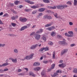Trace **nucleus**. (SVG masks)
<instances>
[{
  "label": "nucleus",
  "instance_id": "f8f14e48",
  "mask_svg": "<svg viewBox=\"0 0 77 77\" xmlns=\"http://www.w3.org/2000/svg\"><path fill=\"white\" fill-rule=\"evenodd\" d=\"M41 68L40 67H37L34 68V70L35 71H38L41 69Z\"/></svg>",
  "mask_w": 77,
  "mask_h": 77
},
{
  "label": "nucleus",
  "instance_id": "dca6fc26",
  "mask_svg": "<svg viewBox=\"0 0 77 77\" xmlns=\"http://www.w3.org/2000/svg\"><path fill=\"white\" fill-rule=\"evenodd\" d=\"M41 74L42 77H46V76H47L46 74H45V71H44V70H43L42 71V72Z\"/></svg>",
  "mask_w": 77,
  "mask_h": 77
},
{
  "label": "nucleus",
  "instance_id": "de8ad7c7",
  "mask_svg": "<svg viewBox=\"0 0 77 77\" xmlns=\"http://www.w3.org/2000/svg\"><path fill=\"white\" fill-rule=\"evenodd\" d=\"M48 12H51V14H54V12L53 11H51L50 10L48 11Z\"/></svg>",
  "mask_w": 77,
  "mask_h": 77
},
{
  "label": "nucleus",
  "instance_id": "0eeeda50",
  "mask_svg": "<svg viewBox=\"0 0 77 77\" xmlns=\"http://www.w3.org/2000/svg\"><path fill=\"white\" fill-rule=\"evenodd\" d=\"M67 51H68V49H63L60 55L62 56V55H63V54H65L67 52Z\"/></svg>",
  "mask_w": 77,
  "mask_h": 77
},
{
  "label": "nucleus",
  "instance_id": "9d476101",
  "mask_svg": "<svg viewBox=\"0 0 77 77\" xmlns=\"http://www.w3.org/2000/svg\"><path fill=\"white\" fill-rule=\"evenodd\" d=\"M37 47H38V44L33 45L30 48L31 50H33V49H35V48Z\"/></svg>",
  "mask_w": 77,
  "mask_h": 77
},
{
  "label": "nucleus",
  "instance_id": "69168bd1",
  "mask_svg": "<svg viewBox=\"0 0 77 77\" xmlns=\"http://www.w3.org/2000/svg\"><path fill=\"white\" fill-rule=\"evenodd\" d=\"M62 62H63V60H61L60 61L59 63H62Z\"/></svg>",
  "mask_w": 77,
  "mask_h": 77
},
{
  "label": "nucleus",
  "instance_id": "1a4fd4ad",
  "mask_svg": "<svg viewBox=\"0 0 77 77\" xmlns=\"http://www.w3.org/2000/svg\"><path fill=\"white\" fill-rule=\"evenodd\" d=\"M25 2L26 3H28L30 4V5H33V4H34L35 3L34 2L32 1H30L29 0H25Z\"/></svg>",
  "mask_w": 77,
  "mask_h": 77
},
{
  "label": "nucleus",
  "instance_id": "412c9836",
  "mask_svg": "<svg viewBox=\"0 0 77 77\" xmlns=\"http://www.w3.org/2000/svg\"><path fill=\"white\" fill-rule=\"evenodd\" d=\"M72 72H73V73L77 74V68H74V69H73Z\"/></svg>",
  "mask_w": 77,
  "mask_h": 77
},
{
  "label": "nucleus",
  "instance_id": "423d86ee",
  "mask_svg": "<svg viewBox=\"0 0 77 77\" xmlns=\"http://www.w3.org/2000/svg\"><path fill=\"white\" fill-rule=\"evenodd\" d=\"M67 51H68V49H63L60 55L62 56V55H63V54H65L67 52Z\"/></svg>",
  "mask_w": 77,
  "mask_h": 77
},
{
  "label": "nucleus",
  "instance_id": "4c0bfd02",
  "mask_svg": "<svg viewBox=\"0 0 77 77\" xmlns=\"http://www.w3.org/2000/svg\"><path fill=\"white\" fill-rule=\"evenodd\" d=\"M44 50H45V51H48V48L46 47V48L44 47Z\"/></svg>",
  "mask_w": 77,
  "mask_h": 77
},
{
  "label": "nucleus",
  "instance_id": "2f4dec72",
  "mask_svg": "<svg viewBox=\"0 0 77 77\" xmlns=\"http://www.w3.org/2000/svg\"><path fill=\"white\" fill-rule=\"evenodd\" d=\"M11 24L12 26H13V27H15V26L17 25L15 23H11Z\"/></svg>",
  "mask_w": 77,
  "mask_h": 77
},
{
  "label": "nucleus",
  "instance_id": "680f3d73",
  "mask_svg": "<svg viewBox=\"0 0 77 77\" xmlns=\"http://www.w3.org/2000/svg\"><path fill=\"white\" fill-rule=\"evenodd\" d=\"M18 72H20L21 71H22V69H19L18 70Z\"/></svg>",
  "mask_w": 77,
  "mask_h": 77
},
{
  "label": "nucleus",
  "instance_id": "37998d69",
  "mask_svg": "<svg viewBox=\"0 0 77 77\" xmlns=\"http://www.w3.org/2000/svg\"><path fill=\"white\" fill-rule=\"evenodd\" d=\"M66 4H67L68 5H71V4H72L71 3V2L70 1H69V2H67L66 3Z\"/></svg>",
  "mask_w": 77,
  "mask_h": 77
},
{
  "label": "nucleus",
  "instance_id": "4be33fe9",
  "mask_svg": "<svg viewBox=\"0 0 77 77\" xmlns=\"http://www.w3.org/2000/svg\"><path fill=\"white\" fill-rule=\"evenodd\" d=\"M55 55H56V52L54 51L53 53V57H52L53 59H54L55 58H56V57H55Z\"/></svg>",
  "mask_w": 77,
  "mask_h": 77
},
{
  "label": "nucleus",
  "instance_id": "c03bdc74",
  "mask_svg": "<svg viewBox=\"0 0 77 77\" xmlns=\"http://www.w3.org/2000/svg\"><path fill=\"white\" fill-rule=\"evenodd\" d=\"M56 9V6L51 7V9Z\"/></svg>",
  "mask_w": 77,
  "mask_h": 77
},
{
  "label": "nucleus",
  "instance_id": "864d4df0",
  "mask_svg": "<svg viewBox=\"0 0 77 77\" xmlns=\"http://www.w3.org/2000/svg\"><path fill=\"white\" fill-rule=\"evenodd\" d=\"M3 70L2 69H0V73H3Z\"/></svg>",
  "mask_w": 77,
  "mask_h": 77
},
{
  "label": "nucleus",
  "instance_id": "3c124183",
  "mask_svg": "<svg viewBox=\"0 0 77 77\" xmlns=\"http://www.w3.org/2000/svg\"><path fill=\"white\" fill-rule=\"evenodd\" d=\"M69 25L70 26H72L73 25V23L72 22H69Z\"/></svg>",
  "mask_w": 77,
  "mask_h": 77
},
{
  "label": "nucleus",
  "instance_id": "bf43d9fd",
  "mask_svg": "<svg viewBox=\"0 0 77 77\" xmlns=\"http://www.w3.org/2000/svg\"><path fill=\"white\" fill-rule=\"evenodd\" d=\"M51 7H52V6H47V8H48L49 9H51Z\"/></svg>",
  "mask_w": 77,
  "mask_h": 77
},
{
  "label": "nucleus",
  "instance_id": "79ce46f5",
  "mask_svg": "<svg viewBox=\"0 0 77 77\" xmlns=\"http://www.w3.org/2000/svg\"><path fill=\"white\" fill-rule=\"evenodd\" d=\"M52 18V17H51L50 16H48V20H51V19Z\"/></svg>",
  "mask_w": 77,
  "mask_h": 77
},
{
  "label": "nucleus",
  "instance_id": "2eb2a0df",
  "mask_svg": "<svg viewBox=\"0 0 77 77\" xmlns=\"http://www.w3.org/2000/svg\"><path fill=\"white\" fill-rule=\"evenodd\" d=\"M68 33L69 34V37H72V36H73V34H74L73 32L72 31H69Z\"/></svg>",
  "mask_w": 77,
  "mask_h": 77
},
{
  "label": "nucleus",
  "instance_id": "f03ea898",
  "mask_svg": "<svg viewBox=\"0 0 77 77\" xmlns=\"http://www.w3.org/2000/svg\"><path fill=\"white\" fill-rule=\"evenodd\" d=\"M67 7V5H61L57 6V9H64Z\"/></svg>",
  "mask_w": 77,
  "mask_h": 77
},
{
  "label": "nucleus",
  "instance_id": "ddd939ff",
  "mask_svg": "<svg viewBox=\"0 0 77 77\" xmlns=\"http://www.w3.org/2000/svg\"><path fill=\"white\" fill-rule=\"evenodd\" d=\"M42 32H43V29H39L36 32V33L39 34L41 33Z\"/></svg>",
  "mask_w": 77,
  "mask_h": 77
},
{
  "label": "nucleus",
  "instance_id": "cd10ccee",
  "mask_svg": "<svg viewBox=\"0 0 77 77\" xmlns=\"http://www.w3.org/2000/svg\"><path fill=\"white\" fill-rule=\"evenodd\" d=\"M42 15V13H40L37 16V18H39L40 17H41Z\"/></svg>",
  "mask_w": 77,
  "mask_h": 77
},
{
  "label": "nucleus",
  "instance_id": "72a5a7b5",
  "mask_svg": "<svg viewBox=\"0 0 77 77\" xmlns=\"http://www.w3.org/2000/svg\"><path fill=\"white\" fill-rule=\"evenodd\" d=\"M35 34V32H31L30 34V36H33V35H34Z\"/></svg>",
  "mask_w": 77,
  "mask_h": 77
},
{
  "label": "nucleus",
  "instance_id": "0e129e2a",
  "mask_svg": "<svg viewBox=\"0 0 77 77\" xmlns=\"http://www.w3.org/2000/svg\"><path fill=\"white\" fill-rule=\"evenodd\" d=\"M8 14H5L3 15V17H8Z\"/></svg>",
  "mask_w": 77,
  "mask_h": 77
},
{
  "label": "nucleus",
  "instance_id": "393cba45",
  "mask_svg": "<svg viewBox=\"0 0 77 77\" xmlns=\"http://www.w3.org/2000/svg\"><path fill=\"white\" fill-rule=\"evenodd\" d=\"M43 1L44 3H50V1L49 0H43Z\"/></svg>",
  "mask_w": 77,
  "mask_h": 77
},
{
  "label": "nucleus",
  "instance_id": "aec40b11",
  "mask_svg": "<svg viewBox=\"0 0 77 77\" xmlns=\"http://www.w3.org/2000/svg\"><path fill=\"white\" fill-rule=\"evenodd\" d=\"M40 65V63L38 62L35 63L33 64V65L34 66H39V65Z\"/></svg>",
  "mask_w": 77,
  "mask_h": 77
},
{
  "label": "nucleus",
  "instance_id": "6e6d98bb",
  "mask_svg": "<svg viewBox=\"0 0 77 77\" xmlns=\"http://www.w3.org/2000/svg\"><path fill=\"white\" fill-rule=\"evenodd\" d=\"M4 72L5 71H8V69H5L4 70H3Z\"/></svg>",
  "mask_w": 77,
  "mask_h": 77
},
{
  "label": "nucleus",
  "instance_id": "13d9d810",
  "mask_svg": "<svg viewBox=\"0 0 77 77\" xmlns=\"http://www.w3.org/2000/svg\"><path fill=\"white\" fill-rule=\"evenodd\" d=\"M24 69L26 71V72H27L29 71V69L27 68H25Z\"/></svg>",
  "mask_w": 77,
  "mask_h": 77
},
{
  "label": "nucleus",
  "instance_id": "603ef678",
  "mask_svg": "<svg viewBox=\"0 0 77 77\" xmlns=\"http://www.w3.org/2000/svg\"><path fill=\"white\" fill-rule=\"evenodd\" d=\"M58 66H59V67H60V68H62L63 66L62 64H59L58 65Z\"/></svg>",
  "mask_w": 77,
  "mask_h": 77
},
{
  "label": "nucleus",
  "instance_id": "052dcab7",
  "mask_svg": "<svg viewBox=\"0 0 77 77\" xmlns=\"http://www.w3.org/2000/svg\"><path fill=\"white\" fill-rule=\"evenodd\" d=\"M36 12V11H34L32 12V14H35Z\"/></svg>",
  "mask_w": 77,
  "mask_h": 77
},
{
  "label": "nucleus",
  "instance_id": "c756f323",
  "mask_svg": "<svg viewBox=\"0 0 77 77\" xmlns=\"http://www.w3.org/2000/svg\"><path fill=\"white\" fill-rule=\"evenodd\" d=\"M14 53H18V50H17V49H14Z\"/></svg>",
  "mask_w": 77,
  "mask_h": 77
},
{
  "label": "nucleus",
  "instance_id": "9b49d317",
  "mask_svg": "<svg viewBox=\"0 0 77 77\" xmlns=\"http://www.w3.org/2000/svg\"><path fill=\"white\" fill-rule=\"evenodd\" d=\"M55 29V27L54 26H52L51 27H49L48 28H47V30H48L49 31H51L53 29Z\"/></svg>",
  "mask_w": 77,
  "mask_h": 77
},
{
  "label": "nucleus",
  "instance_id": "6e6552de",
  "mask_svg": "<svg viewBox=\"0 0 77 77\" xmlns=\"http://www.w3.org/2000/svg\"><path fill=\"white\" fill-rule=\"evenodd\" d=\"M19 20L22 22H26L27 20V19L26 18H23L22 17H20Z\"/></svg>",
  "mask_w": 77,
  "mask_h": 77
},
{
  "label": "nucleus",
  "instance_id": "b1692460",
  "mask_svg": "<svg viewBox=\"0 0 77 77\" xmlns=\"http://www.w3.org/2000/svg\"><path fill=\"white\" fill-rule=\"evenodd\" d=\"M51 36H54L56 35V33L54 32L53 31L51 34Z\"/></svg>",
  "mask_w": 77,
  "mask_h": 77
},
{
  "label": "nucleus",
  "instance_id": "a211bd4d",
  "mask_svg": "<svg viewBox=\"0 0 77 77\" xmlns=\"http://www.w3.org/2000/svg\"><path fill=\"white\" fill-rule=\"evenodd\" d=\"M27 26H23L21 27V28L20 29V31H23V30H24V29H27Z\"/></svg>",
  "mask_w": 77,
  "mask_h": 77
},
{
  "label": "nucleus",
  "instance_id": "4d7b16f0",
  "mask_svg": "<svg viewBox=\"0 0 77 77\" xmlns=\"http://www.w3.org/2000/svg\"><path fill=\"white\" fill-rule=\"evenodd\" d=\"M11 19L12 20H14L15 19V17L13 16L11 17Z\"/></svg>",
  "mask_w": 77,
  "mask_h": 77
},
{
  "label": "nucleus",
  "instance_id": "5701e85b",
  "mask_svg": "<svg viewBox=\"0 0 77 77\" xmlns=\"http://www.w3.org/2000/svg\"><path fill=\"white\" fill-rule=\"evenodd\" d=\"M45 8H41L39 9L38 11L39 12H43L45 11Z\"/></svg>",
  "mask_w": 77,
  "mask_h": 77
},
{
  "label": "nucleus",
  "instance_id": "7c9ffc66",
  "mask_svg": "<svg viewBox=\"0 0 77 77\" xmlns=\"http://www.w3.org/2000/svg\"><path fill=\"white\" fill-rule=\"evenodd\" d=\"M42 39L43 40L44 42H46V38L43 36L42 37Z\"/></svg>",
  "mask_w": 77,
  "mask_h": 77
},
{
  "label": "nucleus",
  "instance_id": "f3484780",
  "mask_svg": "<svg viewBox=\"0 0 77 77\" xmlns=\"http://www.w3.org/2000/svg\"><path fill=\"white\" fill-rule=\"evenodd\" d=\"M11 60L12 62L13 63H17V60L16 58L14 59H11Z\"/></svg>",
  "mask_w": 77,
  "mask_h": 77
},
{
  "label": "nucleus",
  "instance_id": "f257e3e1",
  "mask_svg": "<svg viewBox=\"0 0 77 77\" xmlns=\"http://www.w3.org/2000/svg\"><path fill=\"white\" fill-rule=\"evenodd\" d=\"M34 55L33 54H32L29 56H26L25 58H24L23 59H22V60H24L25 59H26V60L31 59H32Z\"/></svg>",
  "mask_w": 77,
  "mask_h": 77
},
{
  "label": "nucleus",
  "instance_id": "a19ab883",
  "mask_svg": "<svg viewBox=\"0 0 77 77\" xmlns=\"http://www.w3.org/2000/svg\"><path fill=\"white\" fill-rule=\"evenodd\" d=\"M4 46H5V44H2L0 43V47H4Z\"/></svg>",
  "mask_w": 77,
  "mask_h": 77
},
{
  "label": "nucleus",
  "instance_id": "bb28decb",
  "mask_svg": "<svg viewBox=\"0 0 77 77\" xmlns=\"http://www.w3.org/2000/svg\"><path fill=\"white\" fill-rule=\"evenodd\" d=\"M9 65V64L8 63H4L2 65V66H7V65Z\"/></svg>",
  "mask_w": 77,
  "mask_h": 77
},
{
  "label": "nucleus",
  "instance_id": "4468645a",
  "mask_svg": "<svg viewBox=\"0 0 77 77\" xmlns=\"http://www.w3.org/2000/svg\"><path fill=\"white\" fill-rule=\"evenodd\" d=\"M54 66H55V64H52L51 68L48 69V72H49V71H51V69H53L54 68Z\"/></svg>",
  "mask_w": 77,
  "mask_h": 77
},
{
  "label": "nucleus",
  "instance_id": "774afa93",
  "mask_svg": "<svg viewBox=\"0 0 77 77\" xmlns=\"http://www.w3.org/2000/svg\"><path fill=\"white\" fill-rule=\"evenodd\" d=\"M73 77H77V75L76 74H75L73 75Z\"/></svg>",
  "mask_w": 77,
  "mask_h": 77
},
{
  "label": "nucleus",
  "instance_id": "a878e982",
  "mask_svg": "<svg viewBox=\"0 0 77 77\" xmlns=\"http://www.w3.org/2000/svg\"><path fill=\"white\" fill-rule=\"evenodd\" d=\"M51 25H52L51 23H48L45 26V27H50V26H51Z\"/></svg>",
  "mask_w": 77,
  "mask_h": 77
},
{
  "label": "nucleus",
  "instance_id": "8fccbe9b",
  "mask_svg": "<svg viewBox=\"0 0 77 77\" xmlns=\"http://www.w3.org/2000/svg\"><path fill=\"white\" fill-rule=\"evenodd\" d=\"M44 19H46V18H47V19H48V16H45L44 17Z\"/></svg>",
  "mask_w": 77,
  "mask_h": 77
},
{
  "label": "nucleus",
  "instance_id": "49530a36",
  "mask_svg": "<svg viewBox=\"0 0 77 77\" xmlns=\"http://www.w3.org/2000/svg\"><path fill=\"white\" fill-rule=\"evenodd\" d=\"M48 44L50 45H53V42H49Z\"/></svg>",
  "mask_w": 77,
  "mask_h": 77
},
{
  "label": "nucleus",
  "instance_id": "39448f33",
  "mask_svg": "<svg viewBox=\"0 0 77 77\" xmlns=\"http://www.w3.org/2000/svg\"><path fill=\"white\" fill-rule=\"evenodd\" d=\"M63 41H60L59 42V43L62 45H65L66 44V42H65V39H63Z\"/></svg>",
  "mask_w": 77,
  "mask_h": 77
},
{
  "label": "nucleus",
  "instance_id": "6ab92c4d",
  "mask_svg": "<svg viewBox=\"0 0 77 77\" xmlns=\"http://www.w3.org/2000/svg\"><path fill=\"white\" fill-rule=\"evenodd\" d=\"M29 75H31V76H32V77H35V76H36V75H35V74H34L32 72H29Z\"/></svg>",
  "mask_w": 77,
  "mask_h": 77
},
{
  "label": "nucleus",
  "instance_id": "c9c22d12",
  "mask_svg": "<svg viewBox=\"0 0 77 77\" xmlns=\"http://www.w3.org/2000/svg\"><path fill=\"white\" fill-rule=\"evenodd\" d=\"M65 36H67V37H69V35L68 33L66 32L65 33Z\"/></svg>",
  "mask_w": 77,
  "mask_h": 77
},
{
  "label": "nucleus",
  "instance_id": "20e7f679",
  "mask_svg": "<svg viewBox=\"0 0 77 77\" xmlns=\"http://www.w3.org/2000/svg\"><path fill=\"white\" fill-rule=\"evenodd\" d=\"M34 37H35V39H36L37 40H39L41 38V35L39 34H36L35 35H34Z\"/></svg>",
  "mask_w": 77,
  "mask_h": 77
},
{
  "label": "nucleus",
  "instance_id": "e433bc0d",
  "mask_svg": "<svg viewBox=\"0 0 77 77\" xmlns=\"http://www.w3.org/2000/svg\"><path fill=\"white\" fill-rule=\"evenodd\" d=\"M54 15L56 18H58V17H57V13H55V14H54Z\"/></svg>",
  "mask_w": 77,
  "mask_h": 77
},
{
  "label": "nucleus",
  "instance_id": "f704fd0d",
  "mask_svg": "<svg viewBox=\"0 0 77 77\" xmlns=\"http://www.w3.org/2000/svg\"><path fill=\"white\" fill-rule=\"evenodd\" d=\"M31 8H32L33 9H36V8H37L38 7L36 6H31Z\"/></svg>",
  "mask_w": 77,
  "mask_h": 77
},
{
  "label": "nucleus",
  "instance_id": "ea45409f",
  "mask_svg": "<svg viewBox=\"0 0 77 77\" xmlns=\"http://www.w3.org/2000/svg\"><path fill=\"white\" fill-rule=\"evenodd\" d=\"M57 36L58 38H62V35H57Z\"/></svg>",
  "mask_w": 77,
  "mask_h": 77
},
{
  "label": "nucleus",
  "instance_id": "a18cd8bd",
  "mask_svg": "<svg viewBox=\"0 0 77 77\" xmlns=\"http://www.w3.org/2000/svg\"><path fill=\"white\" fill-rule=\"evenodd\" d=\"M62 66H63L62 68H64L66 66V65L64 63H62Z\"/></svg>",
  "mask_w": 77,
  "mask_h": 77
},
{
  "label": "nucleus",
  "instance_id": "473e14b6",
  "mask_svg": "<svg viewBox=\"0 0 77 77\" xmlns=\"http://www.w3.org/2000/svg\"><path fill=\"white\" fill-rule=\"evenodd\" d=\"M77 0H74V5H77Z\"/></svg>",
  "mask_w": 77,
  "mask_h": 77
},
{
  "label": "nucleus",
  "instance_id": "e2e57ef3",
  "mask_svg": "<svg viewBox=\"0 0 77 77\" xmlns=\"http://www.w3.org/2000/svg\"><path fill=\"white\" fill-rule=\"evenodd\" d=\"M48 61H45L43 62L44 63H47Z\"/></svg>",
  "mask_w": 77,
  "mask_h": 77
},
{
  "label": "nucleus",
  "instance_id": "09e8293b",
  "mask_svg": "<svg viewBox=\"0 0 77 77\" xmlns=\"http://www.w3.org/2000/svg\"><path fill=\"white\" fill-rule=\"evenodd\" d=\"M44 50V48H41L39 50V51H43Z\"/></svg>",
  "mask_w": 77,
  "mask_h": 77
},
{
  "label": "nucleus",
  "instance_id": "58836bf2",
  "mask_svg": "<svg viewBox=\"0 0 77 77\" xmlns=\"http://www.w3.org/2000/svg\"><path fill=\"white\" fill-rule=\"evenodd\" d=\"M75 46V44L74 43V44H72L71 45H70V46L71 47H74Z\"/></svg>",
  "mask_w": 77,
  "mask_h": 77
},
{
  "label": "nucleus",
  "instance_id": "5fc2aeb1",
  "mask_svg": "<svg viewBox=\"0 0 77 77\" xmlns=\"http://www.w3.org/2000/svg\"><path fill=\"white\" fill-rule=\"evenodd\" d=\"M25 11L26 12H29V11H30V10L29 9H25Z\"/></svg>",
  "mask_w": 77,
  "mask_h": 77
},
{
  "label": "nucleus",
  "instance_id": "338daca9",
  "mask_svg": "<svg viewBox=\"0 0 77 77\" xmlns=\"http://www.w3.org/2000/svg\"><path fill=\"white\" fill-rule=\"evenodd\" d=\"M27 27H29L30 26V24H27Z\"/></svg>",
  "mask_w": 77,
  "mask_h": 77
},
{
  "label": "nucleus",
  "instance_id": "7ed1b4c3",
  "mask_svg": "<svg viewBox=\"0 0 77 77\" xmlns=\"http://www.w3.org/2000/svg\"><path fill=\"white\" fill-rule=\"evenodd\" d=\"M56 72L57 73H54L53 75H51V77H56V75H58V74H57V73H61V72H62V71L60 70H58Z\"/></svg>",
  "mask_w": 77,
  "mask_h": 77
},
{
  "label": "nucleus",
  "instance_id": "c85d7f7f",
  "mask_svg": "<svg viewBox=\"0 0 77 77\" xmlns=\"http://www.w3.org/2000/svg\"><path fill=\"white\" fill-rule=\"evenodd\" d=\"M14 4H15V5H17V4H19L20 3V1H15L14 2Z\"/></svg>",
  "mask_w": 77,
  "mask_h": 77
}]
</instances>
